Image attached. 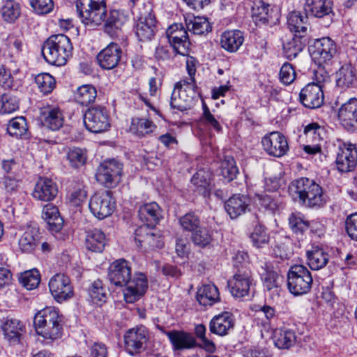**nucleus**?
I'll return each mask as SVG.
<instances>
[{
    "instance_id": "f257e3e1",
    "label": "nucleus",
    "mask_w": 357,
    "mask_h": 357,
    "mask_svg": "<svg viewBox=\"0 0 357 357\" xmlns=\"http://www.w3.org/2000/svg\"><path fill=\"white\" fill-rule=\"evenodd\" d=\"M61 321L59 310L54 307H47L35 314L33 325L38 335L52 342L61 337Z\"/></svg>"
},
{
    "instance_id": "f03ea898",
    "label": "nucleus",
    "mask_w": 357,
    "mask_h": 357,
    "mask_svg": "<svg viewBox=\"0 0 357 357\" xmlns=\"http://www.w3.org/2000/svg\"><path fill=\"white\" fill-rule=\"evenodd\" d=\"M73 45L70 38L64 34L52 35L44 43L42 54L47 62L52 65L64 66L72 56Z\"/></svg>"
},
{
    "instance_id": "7ed1b4c3",
    "label": "nucleus",
    "mask_w": 357,
    "mask_h": 357,
    "mask_svg": "<svg viewBox=\"0 0 357 357\" xmlns=\"http://www.w3.org/2000/svg\"><path fill=\"white\" fill-rule=\"evenodd\" d=\"M77 10L83 24L90 27L101 25L107 12L104 0H77Z\"/></svg>"
},
{
    "instance_id": "20e7f679",
    "label": "nucleus",
    "mask_w": 357,
    "mask_h": 357,
    "mask_svg": "<svg viewBox=\"0 0 357 357\" xmlns=\"http://www.w3.org/2000/svg\"><path fill=\"white\" fill-rule=\"evenodd\" d=\"M196 89L194 79H183L177 82L172 93L171 107L181 112L190 109L196 96Z\"/></svg>"
},
{
    "instance_id": "39448f33",
    "label": "nucleus",
    "mask_w": 357,
    "mask_h": 357,
    "mask_svg": "<svg viewBox=\"0 0 357 357\" xmlns=\"http://www.w3.org/2000/svg\"><path fill=\"white\" fill-rule=\"evenodd\" d=\"M312 277L310 271L303 265H295L287 275V287L289 291L300 296L307 294L311 289Z\"/></svg>"
},
{
    "instance_id": "423d86ee",
    "label": "nucleus",
    "mask_w": 357,
    "mask_h": 357,
    "mask_svg": "<svg viewBox=\"0 0 357 357\" xmlns=\"http://www.w3.org/2000/svg\"><path fill=\"white\" fill-rule=\"evenodd\" d=\"M123 164L112 159L103 162L98 168L96 178L106 188L116 186L121 179Z\"/></svg>"
},
{
    "instance_id": "0eeeda50",
    "label": "nucleus",
    "mask_w": 357,
    "mask_h": 357,
    "mask_svg": "<svg viewBox=\"0 0 357 357\" xmlns=\"http://www.w3.org/2000/svg\"><path fill=\"white\" fill-rule=\"evenodd\" d=\"M89 206L96 218L102 220L112 214L115 209V201L110 191H99L91 197Z\"/></svg>"
},
{
    "instance_id": "6e6552de",
    "label": "nucleus",
    "mask_w": 357,
    "mask_h": 357,
    "mask_svg": "<svg viewBox=\"0 0 357 357\" xmlns=\"http://www.w3.org/2000/svg\"><path fill=\"white\" fill-rule=\"evenodd\" d=\"M86 128L91 132L100 133L110 127L109 114L104 107H93L88 109L84 115Z\"/></svg>"
},
{
    "instance_id": "1a4fd4ad",
    "label": "nucleus",
    "mask_w": 357,
    "mask_h": 357,
    "mask_svg": "<svg viewBox=\"0 0 357 357\" xmlns=\"http://www.w3.org/2000/svg\"><path fill=\"white\" fill-rule=\"evenodd\" d=\"M252 283L250 270L241 266L237 269L233 278L228 281V287L234 297L241 298L250 297Z\"/></svg>"
},
{
    "instance_id": "9d476101",
    "label": "nucleus",
    "mask_w": 357,
    "mask_h": 357,
    "mask_svg": "<svg viewBox=\"0 0 357 357\" xmlns=\"http://www.w3.org/2000/svg\"><path fill=\"white\" fill-rule=\"evenodd\" d=\"M188 31L181 24H174L166 31L169 43L178 54L188 56L190 52V43Z\"/></svg>"
},
{
    "instance_id": "9b49d317",
    "label": "nucleus",
    "mask_w": 357,
    "mask_h": 357,
    "mask_svg": "<svg viewBox=\"0 0 357 357\" xmlns=\"http://www.w3.org/2000/svg\"><path fill=\"white\" fill-rule=\"evenodd\" d=\"M49 288L53 298L62 303L73 297V287L70 278L63 274H56L49 282Z\"/></svg>"
},
{
    "instance_id": "f8f14e48",
    "label": "nucleus",
    "mask_w": 357,
    "mask_h": 357,
    "mask_svg": "<svg viewBox=\"0 0 357 357\" xmlns=\"http://www.w3.org/2000/svg\"><path fill=\"white\" fill-rule=\"evenodd\" d=\"M148 289V281L144 274L136 273L128 281L123 291L126 303H133L139 300Z\"/></svg>"
},
{
    "instance_id": "ddd939ff",
    "label": "nucleus",
    "mask_w": 357,
    "mask_h": 357,
    "mask_svg": "<svg viewBox=\"0 0 357 357\" xmlns=\"http://www.w3.org/2000/svg\"><path fill=\"white\" fill-rule=\"evenodd\" d=\"M357 164V150L354 144L340 142L336 158L337 168L340 172L352 171Z\"/></svg>"
},
{
    "instance_id": "4468645a",
    "label": "nucleus",
    "mask_w": 357,
    "mask_h": 357,
    "mask_svg": "<svg viewBox=\"0 0 357 357\" xmlns=\"http://www.w3.org/2000/svg\"><path fill=\"white\" fill-rule=\"evenodd\" d=\"M312 180L307 178H301L292 181L288 188V192L295 202L301 205L310 208L311 199L309 194L312 191Z\"/></svg>"
},
{
    "instance_id": "2eb2a0df",
    "label": "nucleus",
    "mask_w": 357,
    "mask_h": 357,
    "mask_svg": "<svg viewBox=\"0 0 357 357\" xmlns=\"http://www.w3.org/2000/svg\"><path fill=\"white\" fill-rule=\"evenodd\" d=\"M264 151L270 155L281 157L285 155L289 146L285 137L279 132H272L261 139Z\"/></svg>"
},
{
    "instance_id": "dca6fc26",
    "label": "nucleus",
    "mask_w": 357,
    "mask_h": 357,
    "mask_svg": "<svg viewBox=\"0 0 357 357\" xmlns=\"http://www.w3.org/2000/svg\"><path fill=\"white\" fill-rule=\"evenodd\" d=\"M122 55L123 51L120 45L112 42L98 54L96 58L101 68L112 70L119 65Z\"/></svg>"
},
{
    "instance_id": "f3484780",
    "label": "nucleus",
    "mask_w": 357,
    "mask_h": 357,
    "mask_svg": "<svg viewBox=\"0 0 357 357\" xmlns=\"http://www.w3.org/2000/svg\"><path fill=\"white\" fill-rule=\"evenodd\" d=\"M263 272L261 273V280L265 288L267 296L273 302H277L280 297L282 288L279 275L275 272L272 267L266 264L262 267Z\"/></svg>"
},
{
    "instance_id": "a211bd4d",
    "label": "nucleus",
    "mask_w": 357,
    "mask_h": 357,
    "mask_svg": "<svg viewBox=\"0 0 357 357\" xmlns=\"http://www.w3.org/2000/svg\"><path fill=\"white\" fill-rule=\"evenodd\" d=\"M149 340V332L144 326L130 329L124 335L126 349L132 354L139 353Z\"/></svg>"
},
{
    "instance_id": "6ab92c4d",
    "label": "nucleus",
    "mask_w": 357,
    "mask_h": 357,
    "mask_svg": "<svg viewBox=\"0 0 357 357\" xmlns=\"http://www.w3.org/2000/svg\"><path fill=\"white\" fill-rule=\"evenodd\" d=\"M108 278L115 286H125L131 278V266L130 263L120 259L114 261L109 268Z\"/></svg>"
},
{
    "instance_id": "aec40b11",
    "label": "nucleus",
    "mask_w": 357,
    "mask_h": 357,
    "mask_svg": "<svg viewBox=\"0 0 357 357\" xmlns=\"http://www.w3.org/2000/svg\"><path fill=\"white\" fill-rule=\"evenodd\" d=\"M338 119L347 130H357V98H351L342 104L338 110Z\"/></svg>"
},
{
    "instance_id": "412c9836",
    "label": "nucleus",
    "mask_w": 357,
    "mask_h": 357,
    "mask_svg": "<svg viewBox=\"0 0 357 357\" xmlns=\"http://www.w3.org/2000/svg\"><path fill=\"white\" fill-rule=\"evenodd\" d=\"M314 109L320 107L324 102V91L326 82L328 79V74L325 68L326 63H314Z\"/></svg>"
},
{
    "instance_id": "4be33fe9",
    "label": "nucleus",
    "mask_w": 357,
    "mask_h": 357,
    "mask_svg": "<svg viewBox=\"0 0 357 357\" xmlns=\"http://www.w3.org/2000/svg\"><path fill=\"white\" fill-rule=\"evenodd\" d=\"M235 325V319L233 314L229 311L222 312L214 316L209 322L211 333L219 336L228 335Z\"/></svg>"
},
{
    "instance_id": "5701e85b",
    "label": "nucleus",
    "mask_w": 357,
    "mask_h": 357,
    "mask_svg": "<svg viewBox=\"0 0 357 357\" xmlns=\"http://www.w3.org/2000/svg\"><path fill=\"white\" fill-rule=\"evenodd\" d=\"M336 52L334 42L328 37L314 41V63H327Z\"/></svg>"
},
{
    "instance_id": "b1692460",
    "label": "nucleus",
    "mask_w": 357,
    "mask_h": 357,
    "mask_svg": "<svg viewBox=\"0 0 357 357\" xmlns=\"http://www.w3.org/2000/svg\"><path fill=\"white\" fill-rule=\"evenodd\" d=\"M165 334L167 336L174 351L191 349L196 347L195 337L188 332L172 330L165 331Z\"/></svg>"
},
{
    "instance_id": "393cba45",
    "label": "nucleus",
    "mask_w": 357,
    "mask_h": 357,
    "mask_svg": "<svg viewBox=\"0 0 357 357\" xmlns=\"http://www.w3.org/2000/svg\"><path fill=\"white\" fill-rule=\"evenodd\" d=\"M138 216L143 222L142 226L153 228L162 219L160 207L156 202L146 203L140 206L138 210Z\"/></svg>"
},
{
    "instance_id": "a878e982",
    "label": "nucleus",
    "mask_w": 357,
    "mask_h": 357,
    "mask_svg": "<svg viewBox=\"0 0 357 357\" xmlns=\"http://www.w3.org/2000/svg\"><path fill=\"white\" fill-rule=\"evenodd\" d=\"M58 193L56 184L47 178H40L33 191V197L40 201L50 202Z\"/></svg>"
},
{
    "instance_id": "bb28decb",
    "label": "nucleus",
    "mask_w": 357,
    "mask_h": 357,
    "mask_svg": "<svg viewBox=\"0 0 357 357\" xmlns=\"http://www.w3.org/2000/svg\"><path fill=\"white\" fill-rule=\"evenodd\" d=\"M40 236L38 229L29 225L18 238V248L22 252L31 253L38 245Z\"/></svg>"
},
{
    "instance_id": "cd10ccee",
    "label": "nucleus",
    "mask_w": 357,
    "mask_h": 357,
    "mask_svg": "<svg viewBox=\"0 0 357 357\" xmlns=\"http://www.w3.org/2000/svg\"><path fill=\"white\" fill-rule=\"evenodd\" d=\"M127 20L128 17L123 13L117 10H111L108 15L106 13L103 21L105 32L112 37L117 36Z\"/></svg>"
},
{
    "instance_id": "c85d7f7f",
    "label": "nucleus",
    "mask_w": 357,
    "mask_h": 357,
    "mask_svg": "<svg viewBox=\"0 0 357 357\" xmlns=\"http://www.w3.org/2000/svg\"><path fill=\"white\" fill-rule=\"evenodd\" d=\"M153 228L146 226H139L135 230V241L140 246L146 245L151 248H160L163 245V242L159 235L152 231Z\"/></svg>"
},
{
    "instance_id": "c756f323",
    "label": "nucleus",
    "mask_w": 357,
    "mask_h": 357,
    "mask_svg": "<svg viewBox=\"0 0 357 357\" xmlns=\"http://www.w3.org/2000/svg\"><path fill=\"white\" fill-rule=\"evenodd\" d=\"M250 205L249 199L243 195H234L225 204V208L231 219L244 214Z\"/></svg>"
},
{
    "instance_id": "7c9ffc66",
    "label": "nucleus",
    "mask_w": 357,
    "mask_h": 357,
    "mask_svg": "<svg viewBox=\"0 0 357 357\" xmlns=\"http://www.w3.org/2000/svg\"><path fill=\"white\" fill-rule=\"evenodd\" d=\"M40 118L43 125L52 130H59L63 124V116L58 107H44Z\"/></svg>"
},
{
    "instance_id": "2f4dec72",
    "label": "nucleus",
    "mask_w": 357,
    "mask_h": 357,
    "mask_svg": "<svg viewBox=\"0 0 357 357\" xmlns=\"http://www.w3.org/2000/svg\"><path fill=\"white\" fill-rule=\"evenodd\" d=\"M155 32V17L149 14L145 17H141L135 26V33L141 41L151 40Z\"/></svg>"
},
{
    "instance_id": "473e14b6",
    "label": "nucleus",
    "mask_w": 357,
    "mask_h": 357,
    "mask_svg": "<svg viewBox=\"0 0 357 357\" xmlns=\"http://www.w3.org/2000/svg\"><path fill=\"white\" fill-rule=\"evenodd\" d=\"M197 300L203 306H212L220 300L218 289L213 284L202 285L197 290Z\"/></svg>"
},
{
    "instance_id": "72a5a7b5",
    "label": "nucleus",
    "mask_w": 357,
    "mask_h": 357,
    "mask_svg": "<svg viewBox=\"0 0 357 357\" xmlns=\"http://www.w3.org/2000/svg\"><path fill=\"white\" fill-rule=\"evenodd\" d=\"M356 81V70L350 63L342 65L335 73L336 84L342 89L351 87Z\"/></svg>"
},
{
    "instance_id": "f704fd0d",
    "label": "nucleus",
    "mask_w": 357,
    "mask_h": 357,
    "mask_svg": "<svg viewBox=\"0 0 357 357\" xmlns=\"http://www.w3.org/2000/svg\"><path fill=\"white\" fill-rule=\"evenodd\" d=\"M243 41V35L238 30L225 31L220 38L221 47L229 52H236Z\"/></svg>"
},
{
    "instance_id": "c9c22d12",
    "label": "nucleus",
    "mask_w": 357,
    "mask_h": 357,
    "mask_svg": "<svg viewBox=\"0 0 357 357\" xmlns=\"http://www.w3.org/2000/svg\"><path fill=\"white\" fill-rule=\"evenodd\" d=\"M42 218L48 224L50 229L52 231H59L61 229L63 220L56 206L52 204L45 205L43 208Z\"/></svg>"
},
{
    "instance_id": "e433bc0d",
    "label": "nucleus",
    "mask_w": 357,
    "mask_h": 357,
    "mask_svg": "<svg viewBox=\"0 0 357 357\" xmlns=\"http://www.w3.org/2000/svg\"><path fill=\"white\" fill-rule=\"evenodd\" d=\"M188 31L195 35H205L212 30V26L204 17L188 15L185 17Z\"/></svg>"
},
{
    "instance_id": "4c0bfd02",
    "label": "nucleus",
    "mask_w": 357,
    "mask_h": 357,
    "mask_svg": "<svg viewBox=\"0 0 357 357\" xmlns=\"http://www.w3.org/2000/svg\"><path fill=\"white\" fill-rule=\"evenodd\" d=\"M23 328L22 323L14 319H7L2 326L4 336L10 344H16L20 342Z\"/></svg>"
},
{
    "instance_id": "58836bf2",
    "label": "nucleus",
    "mask_w": 357,
    "mask_h": 357,
    "mask_svg": "<svg viewBox=\"0 0 357 357\" xmlns=\"http://www.w3.org/2000/svg\"><path fill=\"white\" fill-rule=\"evenodd\" d=\"M155 128V125L147 119L133 118L130 126V130L138 137H144L152 133Z\"/></svg>"
},
{
    "instance_id": "ea45409f",
    "label": "nucleus",
    "mask_w": 357,
    "mask_h": 357,
    "mask_svg": "<svg viewBox=\"0 0 357 357\" xmlns=\"http://www.w3.org/2000/svg\"><path fill=\"white\" fill-rule=\"evenodd\" d=\"M252 14L256 21L268 23L273 19L274 11L269 4L258 0L254 2Z\"/></svg>"
},
{
    "instance_id": "a19ab883",
    "label": "nucleus",
    "mask_w": 357,
    "mask_h": 357,
    "mask_svg": "<svg viewBox=\"0 0 357 357\" xmlns=\"http://www.w3.org/2000/svg\"><path fill=\"white\" fill-rule=\"evenodd\" d=\"M105 245V235L100 229H94L87 233L86 247L93 252H100Z\"/></svg>"
},
{
    "instance_id": "79ce46f5",
    "label": "nucleus",
    "mask_w": 357,
    "mask_h": 357,
    "mask_svg": "<svg viewBox=\"0 0 357 357\" xmlns=\"http://www.w3.org/2000/svg\"><path fill=\"white\" fill-rule=\"evenodd\" d=\"M307 16H301L298 12H291L287 17V24L289 30L295 32L296 34L301 35L305 33L307 31Z\"/></svg>"
},
{
    "instance_id": "37998d69",
    "label": "nucleus",
    "mask_w": 357,
    "mask_h": 357,
    "mask_svg": "<svg viewBox=\"0 0 357 357\" xmlns=\"http://www.w3.org/2000/svg\"><path fill=\"white\" fill-rule=\"evenodd\" d=\"M88 294L91 302L98 305H102L107 298V289L100 280H95L91 283L88 289Z\"/></svg>"
},
{
    "instance_id": "c03bdc74",
    "label": "nucleus",
    "mask_w": 357,
    "mask_h": 357,
    "mask_svg": "<svg viewBox=\"0 0 357 357\" xmlns=\"http://www.w3.org/2000/svg\"><path fill=\"white\" fill-rule=\"evenodd\" d=\"M303 35L295 34L291 40L283 43V51L284 56L289 59H294L305 46L304 42L301 40Z\"/></svg>"
},
{
    "instance_id": "a18cd8bd",
    "label": "nucleus",
    "mask_w": 357,
    "mask_h": 357,
    "mask_svg": "<svg viewBox=\"0 0 357 357\" xmlns=\"http://www.w3.org/2000/svg\"><path fill=\"white\" fill-rule=\"evenodd\" d=\"M1 13L4 21L13 23L20 15V5L13 0H6L1 8Z\"/></svg>"
},
{
    "instance_id": "49530a36",
    "label": "nucleus",
    "mask_w": 357,
    "mask_h": 357,
    "mask_svg": "<svg viewBox=\"0 0 357 357\" xmlns=\"http://www.w3.org/2000/svg\"><path fill=\"white\" fill-rule=\"evenodd\" d=\"M96 96V88L91 85L86 84L77 89L75 98L77 103L87 106L94 102Z\"/></svg>"
},
{
    "instance_id": "de8ad7c7",
    "label": "nucleus",
    "mask_w": 357,
    "mask_h": 357,
    "mask_svg": "<svg viewBox=\"0 0 357 357\" xmlns=\"http://www.w3.org/2000/svg\"><path fill=\"white\" fill-rule=\"evenodd\" d=\"M296 337L290 330L277 329L274 332L273 341L279 349H288L294 343Z\"/></svg>"
},
{
    "instance_id": "09e8293b",
    "label": "nucleus",
    "mask_w": 357,
    "mask_h": 357,
    "mask_svg": "<svg viewBox=\"0 0 357 357\" xmlns=\"http://www.w3.org/2000/svg\"><path fill=\"white\" fill-rule=\"evenodd\" d=\"M28 130L26 119L23 116L15 117L11 119L7 126L8 133L15 137L24 135Z\"/></svg>"
},
{
    "instance_id": "8fccbe9b",
    "label": "nucleus",
    "mask_w": 357,
    "mask_h": 357,
    "mask_svg": "<svg viewBox=\"0 0 357 357\" xmlns=\"http://www.w3.org/2000/svg\"><path fill=\"white\" fill-rule=\"evenodd\" d=\"M255 202H258L259 204L264 207L266 210L272 213L275 212L280 207L281 202L278 198L267 193L255 194Z\"/></svg>"
},
{
    "instance_id": "3c124183",
    "label": "nucleus",
    "mask_w": 357,
    "mask_h": 357,
    "mask_svg": "<svg viewBox=\"0 0 357 357\" xmlns=\"http://www.w3.org/2000/svg\"><path fill=\"white\" fill-rule=\"evenodd\" d=\"M19 280L24 287L28 290H32L39 285L40 276L36 269H32L22 273Z\"/></svg>"
},
{
    "instance_id": "603ef678",
    "label": "nucleus",
    "mask_w": 357,
    "mask_h": 357,
    "mask_svg": "<svg viewBox=\"0 0 357 357\" xmlns=\"http://www.w3.org/2000/svg\"><path fill=\"white\" fill-rule=\"evenodd\" d=\"M238 173V169L233 157L225 155L221 162V174L228 181L234 180Z\"/></svg>"
},
{
    "instance_id": "864d4df0",
    "label": "nucleus",
    "mask_w": 357,
    "mask_h": 357,
    "mask_svg": "<svg viewBox=\"0 0 357 357\" xmlns=\"http://www.w3.org/2000/svg\"><path fill=\"white\" fill-rule=\"evenodd\" d=\"M213 240L212 234L205 227H199L192 234V241L195 245L205 248L209 245Z\"/></svg>"
},
{
    "instance_id": "5fc2aeb1",
    "label": "nucleus",
    "mask_w": 357,
    "mask_h": 357,
    "mask_svg": "<svg viewBox=\"0 0 357 357\" xmlns=\"http://www.w3.org/2000/svg\"><path fill=\"white\" fill-rule=\"evenodd\" d=\"M35 82L40 92L44 94L51 93L56 86L54 78L49 73H41L36 75Z\"/></svg>"
},
{
    "instance_id": "6e6d98bb",
    "label": "nucleus",
    "mask_w": 357,
    "mask_h": 357,
    "mask_svg": "<svg viewBox=\"0 0 357 357\" xmlns=\"http://www.w3.org/2000/svg\"><path fill=\"white\" fill-rule=\"evenodd\" d=\"M191 182L199 193L204 195L208 193L210 187V178L204 171L201 170L195 174Z\"/></svg>"
},
{
    "instance_id": "4d7b16f0",
    "label": "nucleus",
    "mask_w": 357,
    "mask_h": 357,
    "mask_svg": "<svg viewBox=\"0 0 357 357\" xmlns=\"http://www.w3.org/2000/svg\"><path fill=\"white\" fill-rule=\"evenodd\" d=\"M66 158L71 167L78 168L83 166L86 161V152L80 148L69 149Z\"/></svg>"
},
{
    "instance_id": "13d9d810",
    "label": "nucleus",
    "mask_w": 357,
    "mask_h": 357,
    "mask_svg": "<svg viewBox=\"0 0 357 357\" xmlns=\"http://www.w3.org/2000/svg\"><path fill=\"white\" fill-rule=\"evenodd\" d=\"M19 107L17 98L10 93L0 96V114H10Z\"/></svg>"
},
{
    "instance_id": "bf43d9fd",
    "label": "nucleus",
    "mask_w": 357,
    "mask_h": 357,
    "mask_svg": "<svg viewBox=\"0 0 357 357\" xmlns=\"http://www.w3.org/2000/svg\"><path fill=\"white\" fill-rule=\"evenodd\" d=\"M289 225L291 230L297 234H302L310 228V222L305 220L300 213H291L289 218Z\"/></svg>"
},
{
    "instance_id": "052dcab7",
    "label": "nucleus",
    "mask_w": 357,
    "mask_h": 357,
    "mask_svg": "<svg viewBox=\"0 0 357 357\" xmlns=\"http://www.w3.org/2000/svg\"><path fill=\"white\" fill-rule=\"evenodd\" d=\"M179 222L183 229L193 232L200 227L199 218L194 213H188L182 216Z\"/></svg>"
},
{
    "instance_id": "680f3d73",
    "label": "nucleus",
    "mask_w": 357,
    "mask_h": 357,
    "mask_svg": "<svg viewBox=\"0 0 357 357\" xmlns=\"http://www.w3.org/2000/svg\"><path fill=\"white\" fill-rule=\"evenodd\" d=\"M200 121L203 124L213 128L216 132H220L222 130V126L218 121V118H216L211 114L205 103H203V114Z\"/></svg>"
},
{
    "instance_id": "e2e57ef3",
    "label": "nucleus",
    "mask_w": 357,
    "mask_h": 357,
    "mask_svg": "<svg viewBox=\"0 0 357 357\" xmlns=\"http://www.w3.org/2000/svg\"><path fill=\"white\" fill-rule=\"evenodd\" d=\"M19 70L18 68L13 69L10 67L7 69L4 66L0 65V84L5 89H12L14 81L12 74L16 75Z\"/></svg>"
},
{
    "instance_id": "0e129e2a",
    "label": "nucleus",
    "mask_w": 357,
    "mask_h": 357,
    "mask_svg": "<svg viewBox=\"0 0 357 357\" xmlns=\"http://www.w3.org/2000/svg\"><path fill=\"white\" fill-rule=\"evenodd\" d=\"M250 239L253 245L257 248H261L268 242V234L261 225H256L250 234Z\"/></svg>"
},
{
    "instance_id": "69168bd1",
    "label": "nucleus",
    "mask_w": 357,
    "mask_h": 357,
    "mask_svg": "<svg viewBox=\"0 0 357 357\" xmlns=\"http://www.w3.org/2000/svg\"><path fill=\"white\" fill-rule=\"evenodd\" d=\"M332 1L331 0H314V16L323 17L332 13Z\"/></svg>"
},
{
    "instance_id": "338daca9",
    "label": "nucleus",
    "mask_w": 357,
    "mask_h": 357,
    "mask_svg": "<svg viewBox=\"0 0 357 357\" xmlns=\"http://www.w3.org/2000/svg\"><path fill=\"white\" fill-rule=\"evenodd\" d=\"M328 146L321 144H314V162L316 165L324 167L328 163Z\"/></svg>"
},
{
    "instance_id": "774afa93",
    "label": "nucleus",
    "mask_w": 357,
    "mask_h": 357,
    "mask_svg": "<svg viewBox=\"0 0 357 357\" xmlns=\"http://www.w3.org/2000/svg\"><path fill=\"white\" fill-rule=\"evenodd\" d=\"M31 6L38 15H46L52 11L54 3L52 0H31Z\"/></svg>"
}]
</instances>
